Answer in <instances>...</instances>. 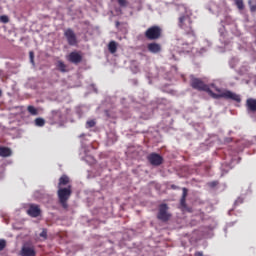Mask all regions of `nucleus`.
I'll list each match as a JSON object with an SVG mask.
<instances>
[{
	"label": "nucleus",
	"mask_w": 256,
	"mask_h": 256,
	"mask_svg": "<svg viewBox=\"0 0 256 256\" xmlns=\"http://www.w3.org/2000/svg\"><path fill=\"white\" fill-rule=\"evenodd\" d=\"M96 124H97V123L95 122V120H88V121L86 122V127H87L88 129H91V128L95 127Z\"/></svg>",
	"instance_id": "24"
},
{
	"label": "nucleus",
	"mask_w": 256,
	"mask_h": 256,
	"mask_svg": "<svg viewBox=\"0 0 256 256\" xmlns=\"http://www.w3.org/2000/svg\"><path fill=\"white\" fill-rule=\"evenodd\" d=\"M189 193V190L187 188H182V196L180 199V205H183L185 207V203H187V195Z\"/></svg>",
	"instance_id": "17"
},
{
	"label": "nucleus",
	"mask_w": 256,
	"mask_h": 256,
	"mask_svg": "<svg viewBox=\"0 0 256 256\" xmlns=\"http://www.w3.org/2000/svg\"><path fill=\"white\" fill-rule=\"evenodd\" d=\"M108 51H110V53H117V42L115 41H110L108 44Z\"/></svg>",
	"instance_id": "19"
},
{
	"label": "nucleus",
	"mask_w": 256,
	"mask_h": 256,
	"mask_svg": "<svg viewBox=\"0 0 256 256\" xmlns=\"http://www.w3.org/2000/svg\"><path fill=\"white\" fill-rule=\"evenodd\" d=\"M27 215L29 217L37 218L41 216V208L37 204H30L28 210H27Z\"/></svg>",
	"instance_id": "9"
},
{
	"label": "nucleus",
	"mask_w": 256,
	"mask_h": 256,
	"mask_svg": "<svg viewBox=\"0 0 256 256\" xmlns=\"http://www.w3.org/2000/svg\"><path fill=\"white\" fill-rule=\"evenodd\" d=\"M40 237H44V239H47V231H46V230H43V231L40 233Z\"/></svg>",
	"instance_id": "31"
},
{
	"label": "nucleus",
	"mask_w": 256,
	"mask_h": 256,
	"mask_svg": "<svg viewBox=\"0 0 256 256\" xmlns=\"http://www.w3.org/2000/svg\"><path fill=\"white\" fill-rule=\"evenodd\" d=\"M69 182H70L69 176L62 175L59 178L58 189H63V187H65V185H69Z\"/></svg>",
	"instance_id": "15"
},
{
	"label": "nucleus",
	"mask_w": 256,
	"mask_h": 256,
	"mask_svg": "<svg viewBox=\"0 0 256 256\" xmlns=\"http://www.w3.org/2000/svg\"><path fill=\"white\" fill-rule=\"evenodd\" d=\"M21 256H36L37 252H35V248L29 247V246H24L21 249Z\"/></svg>",
	"instance_id": "12"
},
{
	"label": "nucleus",
	"mask_w": 256,
	"mask_h": 256,
	"mask_svg": "<svg viewBox=\"0 0 256 256\" xmlns=\"http://www.w3.org/2000/svg\"><path fill=\"white\" fill-rule=\"evenodd\" d=\"M56 69L60 71V73H69V66H67L66 63L61 60L57 61Z\"/></svg>",
	"instance_id": "14"
},
{
	"label": "nucleus",
	"mask_w": 256,
	"mask_h": 256,
	"mask_svg": "<svg viewBox=\"0 0 256 256\" xmlns=\"http://www.w3.org/2000/svg\"><path fill=\"white\" fill-rule=\"evenodd\" d=\"M246 109L250 113H256V99L255 98H248L246 100Z\"/></svg>",
	"instance_id": "11"
},
{
	"label": "nucleus",
	"mask_w": 256,
	"mask_h": 256,
	"mask_svg": "<svg viewBox=\"0 0 256 256\" xmlns=\"http://www.w3.org/2000/svg\"><path fill=\"white\" fill-rule=\"evenodd\" d=\"M29 57H30V62L31 63H35V54L33 53V51L29 52Z\"/></svg>",
	"instance_id": "28"
},
{
	"label": "nucleus",
	"mask_w": 256,
	"mask_h": 256,
	"mask_svg": "<svg viewBox=\"0 0 256 256\" xmlns=\"http://www.w3.org/2000/svg\"><path fill=\"white\" fill-rule=\"evenodd\" d=\"M248 5L250 7V11L255 13L256 11V0H248Z\"/></svg>",
	"instance_id": "22"
},
{
	"label": "nucleus",
	"mask_w": 256,
	"mask_h": 256,
	"mask_svg": "<svg viewBox=\"0 0 256 256\" xmlns=\"http://www.w3.org/2000/svg\"><path fill=\"white\" fill-rule=\"evenodd\" d=\"M73 193L71 185H68L65 188H58L57 195L60 205L63 207V209H67L69 207V204L67 202L71 198V195Z\"/></svg>",
	"instance_id": "3"
},
{
	"label": "nucleus",
	"mask_w": 256,
	"mask_h": 256,
	"mask_svg": "<svg viewBox=\"0 0 256 256\" xmlns=\"http://www.w3.org/2000/svg\"><path fill=\"white\" fill-rule=\"evenodd\" d=\"M209 86V89H214V91H216L217 93H215V95H223V93H232L230 90H221V88L217 87L215 84H210L208 85Z\"/></svg>",
	"instance_id": "16"
},
{
	"label": "nucleus",
	"mask_w": 256,
	"mask_h": 256,
	"mask_svg": "<svg viewBox=\"0 0 256 256\" xmlns=\"http://www.w3.org/2000/svg\"><path fill=\"white\" fill-rule=\"evenodd\" d=\"M168 211L169 206L167 204H160L158 207L157 219L163 221V223H167V221L171 219V214Z\"/></svg>",
	"instance_id": "6"
},
{
	"label": "nucleus",
	"mask_w": 256,
	"mask_h": 256,
	"mask_svg": "<svg viewBox=\"0 0 256 256\" xmlns=\"http://www.w3.org/2000/svg\"><path fill=\"white\" fill-rule=\"evenodd\" d=\"M34 123H35L36 127H45V119H43V118H36L34 120Z\"/></svg>",
	"instance_id": "20"
},
{
	"label": "nucleus",
	"mask_w": 256,
	"mask_h": 256,
	"mask_svg": "<svg viewBox=\"0 0 256 256\" xmlns=\"http://www.w3.org/2000/svg\"><path fill=\"white\" fill-rule=\"evenodd\" d=\"M217 185H219V182H217V181H213V182L209 183L210 187H217Z\"/></svg>",
	"instance_id": "30"
},
{
	"label": "nucleus",
	"mask_w": 256,
	"mask_h": 256,
	"mask_svg": "<svg viewBox=\"0 0 256 256\" xmlns=\"http://www.w3.org/2000/svg\"><path fill=\"white\" fill-rule=\"evenodd\" d=\"M178 27L184 35L186 45H193L197 39L195 34V27H193V19L189 15H181L178 18Z\"/></svg>",
	"instance_id": "2"
},
{
	"label": "nucleus",
	"mask_w": 256,
	"mask_h": 256,
	"mask_svg": "<svg viewBox=\"0 0 256 256\" xmlns=\"http://www.w3.org/2000/svg\"><path fill=\"white\" fill-rule=\"evenodd\" d=\"M162 34L163 29H161L159 26H151L144 33L148 41H157V39H161Z\"/></svg>",
	"instance_id": "4"
},
{
	"label": "nucleus",
	"mask_w": 256,
	"mask_h": 256,
	"mask_svg": "<svg viewBox=\"0 0 256 256\" xmlns=\"http://www.w3.org/2000/svg\"><path fill=\"white\" fill-rule=\"evenodd\" d=\"M147 49L150 53H154V54L161 53V45L156 42L149 43L147 45Z\"/></svg>",
	"instance_id": "13"
},
{
	"label": "nucleus",
	"mask_w": 256,
	"mask_h": 256,
	"mask_svg": "<svg viewBox=\"0 0 256 256\" xmlns=\"http://www.w3.org/2000/svg\"><path fill=\"white\" fill-rule=\"evenodd\" d=\"M50 125H59L63 127V112L61 110H52L48 117Z\"/></svg>",
	"instance_id": "5"
},
{
	"label": "nucleus",
	"mask_w": 256,
	"mask_h": 256,
	"mask_svg": "<svg viewBox=\"0 0 256 256\" xmlns=\"http://www.w3.org/2000/svg\"><path fill=\"white\" fill-rule=\"evenodd\" d=\"M243 203V198L239 197L237 198V200L235 201L234 205H241Z\"/></svg>",
	"instance_id": "29"
},
{
	"label": "nucleus",
	"mask_w": 256,
	"mask_h": 256,
	"mask_svg": "<svg viewBox=\"0 0 256 256\" xmlns=\"http://www.w3.org/2000/svg\"><path fill=\"white\" fill-rule=\"evenodd\" d=\"M148 161L154 167H159V165H163V156H161L157 153H151L148 155Z\"/></svg>",
	"instance_id": "8"
},
{
	"label": "nucleus",
	"mask_w": 256,
	"mask_h": 256,
	"mask_svg": "<svg viewBox=\"0 0 256 256\" xmlns=\"http://www.w3.org/2000/svg\"><path fill=\"white\" fill-rule=\"evenodd\" d=\"M0 21L2 23H9V17L3 15V16H0Z\"/></svg>",
	"instance_id": "27"
},
{
	"label": "nucleus",
	"mask_w": 256,
	"mask_h": 256,
	"mask_svg": "<svg viewBox=\"0 0 256 256\" xmlns=\"http://www.w3.org/2000/svg\"><path fill=\"white\" fill-rule=\"evenodd\" d=\"M117 3L120 5V7H127V5H129L127 0H117Z\"/></svg>",
	"instance_id": "26"
},
{
	"label": "nucleus",
	"mask_w": 256,
	"mask_h": 256,
	"mask_svg": "<svg viewBox=\"0 0 256 256\" xmlns=\"http://www.w3.org/2000/svg\"><path fill=\"white\" fill-rule=\"evenodd\" d=\"M190 87L196 91H205V93H208L212 99H227L230 101H235L236 103H241V95L235 92H226L217 95L213 90H211V88H209V85L205 84L203 80L195 76H190Z\"/></svg>",
	"instance_id": "1"
},
{
	"label": "nucleus",
	"mask_w": 256,
	"mask_h": 256,
	"mask_svg": "<svg viewBox=\"0 0 256 256\" xmlns=\"http://www.w3.org/2000/svg\"><path fill=\"white\" fill-rule=\"evenodd\" d=\"M0 157H11V150L7 147L0 146Z\"/></svg>",
	"instance_id": "18"
},
{
	"label": "nucleus",
	"mask_w": 256,
	"mask_h": 256,
	"mask_svg": "<svg viewBox=\"0 0 256 256\" xmlns=\"http://www.w3.org/2000/svg\"><path fill=\"white\" fill-rule=\"evenodd\" d=\"M171 189L177 190V189H179V186H177V185H175V184H172V185H171Z\"/></svg>",
	"instance_id": "32"
},
{
	"label": "nucleus",
	"mask_w": 256,
	"mask_h": 256,
	"mask_svg": "<svg viewBox=\"0 0 256 256\" xmlns=\"http://www.w3.org/2000/svg\"><path fill=\"white\" fill-rule=\"evenodd\" d=\"M64 37L66 38L68 45H70L71 47L77 45V35L75 34V31H73V29H66L64 31Z\"/></svg>",
	"instance_id": "7"
},
{
	"label": "nucleus",
	"mask_w": 256,
	"mask_h": 256,
	"mask_svg": "<svg viewBox=\"0 0 256 256\" xmlns=\"http://www.w3.org/2000/svg\"><path fill=\"white\" fill-rule=\"evenodd\" d=\"M3 95V91L0 89V97Z\"/></svg>",
	"instance_id": "33"
},
{
	"label": "nucleus",
	"mask_w": 256,
	"mask_h": 256,
	"mask_svg": "<svg viewBox=\"0 0 256 256\" xmlns=\"http://www.w3.org/2000/svg\"><path fill=\"white\" fill-rule=\"evenodd\" d=\"M182 211H187V213H193V208L187 206V202H185V206L180 205Z\"/></svg>",
	"instance_id": "23"
},
{
	"label": "nucleus",
	"mask_w": 256,
	"mask_h": 256,
	"mask_svg": "<svg viewBox=\"0 0 256 256\" xmlns=\"http://www.w3.org/2000/svg\"><path fill=\"white\" fill-rule=\"evenodd\" d=\"M7 247V241L5 239H0V251H3Z\"/></svg>",
	"instance_id": "25"
},
{
	"label": "nucleus",
	"mask_w": 256,
	"mask_h": 256,
	"mask_svg": "<svg viewBox=\"0 0 256 256\" xmlns=\"http://www.w3.org/2000/svg\"><path fill=\"white\" fill-rule=\"evenodd\" d=\"M67 61L69 63H73L74 65H79L81 61H83V56L79 54V52H71L67 57Z\"/></svg>",
	"instance_id": "10"
},
{
	"label": "nucleus",
	"mask_w": 256,
	"mask_h": 256,
	"mask_svg": "<svg viewBox=\"0 0 256 256\" xmlns=\"http://www.w3.org/2000/svg\"><path fill=\"white\" fill-rule=\"evenodd\" d=\"M27 111L30 113V115H39V111L34 106H28Z\"/></svg>",
	"instance_id": "21"
}]
</instances>
